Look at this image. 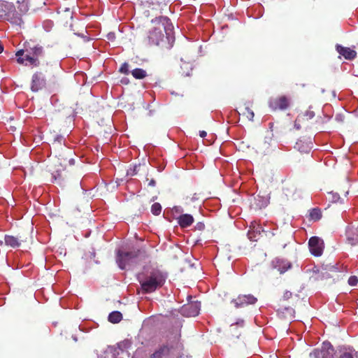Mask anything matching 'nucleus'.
<instances>
[{
    "label": "nucleus",
    "instance_id": "nucleus-1",
    "mask_svg": "<svg viewBox=\"0 0 358 358\" xmlns=\"http://www.w3.org/2000/svg\"><path fill=\"white\" fill-rule=\"evenodd\" d=\"M43 54V47L39 45L33 46L24 45V49L19 50L16 53L17 62L31 67L39 65L38 57Z\"/></svg>",
    "mask_w": 358,
    "mask_h": 358
},
{
    "label": "nucleus",
    "instance_id": "nucleus-2",
    "mask_svg": "<svg viewBox=\"0 0 358 358\" xmlns=\"http://www.w3.org/2000/svg\"><path fill=\"white\" fill-rule=\"evenodd\" d=\"M167 274L162 271L154 268L143 279L139 280L141 289L144 293H152L164 284Z\"/></svg>",
    "mask_w": 358,
    "mask_h": 358
},
{
    "label": "nucleus",
    "instance_id": "nucleus-3",
    "mask_svg": "<svg viewBox=\"0 0 358 358\" xmlns=\"http://www.w3.org/2000/svg\"><path fill=\"white\" fill-rule=\"evenodd\" d=\"M155 24L153 28L150 31L148 39L150 43L158 45L161 41L164 40V33L166 31L167 26L171 25L170 20L167 17L161 16L152 20Z\"/></svg>",
    "mask_w": 358,
    "mask_h": 358
},
{
    "label": "nucleus",
    "instance_id": "nucleus-4",
    "mask_svg": "<svg viewBox=\"0 0 358 358\" xmlns=\"http://www.w3.org/2000/svg\"><path fill=\"white\" fill-rule=\"evenodd\" d=\"M141 252L142 251L137 248H134L130 251L117 250L116 254V262L119 268L124 270L127 266L135 263Z\"/></svg>",
    "mask_w": 358,
    "mask_h": 358
},
{
    "label": "nucleus",
    "instance_id": "nucleus-5",
    "mask_svg": "<svg viewBox=\"0 0 358 358\" xmlns=\"http://www.w3.org/2000/svg\"><path fill=\"white\" fill-rule=\"evenodd\" d=\"M268 106L272 110H285L290 106V99L285 96L281 95L275 98L270 99Z\"/></svg>",
    "mask_w": 358,
    "mask_h": 358
},
{
    "label": "nucleus",
    "instance_id": "nucleus-6",
    "mask_svg": "<svg viewBox=\"0 0 358 358\" xmlns=\"http://www.w3.org/2000/svg\"><path fill=\"white\" fill-rule=\"evenodd\" d=\"M257 301V299L252 294H240L231 301V303L237 308H245L248 305H253Z\"/></svg>",
    "mask_w": 358,
    "mask_h": 358
},
{
    "label": "nucleus",
    "instance_id": "nucleus-7",
    "mask_svg": "<svg viewBox=\"0 0 358 358\" xmlns=\"http://www.w3.org/2000/svg\"><path fill=\"white\" fill-rule=\"evenodd\" d=\"M308 246L313 255L315 257L322 255L324 250V242L320 238L317 236L311 237L308 241Z\"/></svg>",
    "mask_w": 358,
    "mask_h": 358
},
{
    "label": "nucleus",
    "instance_id": "nucleus-8",
    "mask_svg": "<svg viewBox=\"0 0 358 358\" xmlns=\"http://www.w3.org/2000/svg\"><path fill=\"white\" fill-rule=\"evenodd\" d=\"M47 79L42 71L36 72L32 76L31 89L33 92H38L45 87Z\"/></svg>",
    "mask_w": 358,
    "mask_h": 358
},
{
    "label": "nucleus",
    "instance_id": "nucleus-9",
    "mask_svg": "<svg viewBox=\"0 0 358 358\" xmlns=\"http://www.w3.org/2000/svg\"><path fill=\"white\" fill-rule=\"evenodd\" d=\"M244 328V321L238 320L235 323L230 324L227 331L226 336L228 338H238Z\"/></svg>",
    "mask_w": 358,
    "mask_h": 358
},
{
    "label": "nucleus",
    "instance_id": "nucleus-10",
    "mask_svg": "<svg viewBox=\"0 0 358 358\" xmlns=\"http://www.w3.org/2000/svg\"><path fill=\"white\" fill-rule=\"evenodd\" d=\"M65 168L62 165V162L58 159L52 166L49 168L48 171L52 175V182H54L57 180H59L62 178V172L64 171Z\"/></svg>",
    "mask_w": 358,
    "mask_h": 358
},
{
    "label": "nucleus",
    "instance_id": "nucleus-11",
    "mask_svg": "<svg viewBox=\"0 0 358 358\" xmlns=\"http://www.w3.org/2000/svg\"><path fill=\"white\" fill-rule=\"evenodd\" d=\"M273 268L276 269L280 274L285 273L287 270L292 268V264L289 261L281 259L275 258L271 262Z\"/></svg>",
    "mask_w": 358,
    "mask_h": 358
},
{
    "label": "nucleus",
    "instance_id": "nucleus-12",
    "mask_svg": "<svg viewBox=\"0 0 358 358\" xmlns=\"http://www.w3.org/2000/svg\"><path fill=\"white\" fill-rule=\"evenodd\" d=\"M338 272V268L335 265H323L320 270L318 271L319 277L322 280L331 278L333 273Z\"/></svg>",
    "mask_w": 358,
    "mask_h": 358
},
{
    "label": "nucleus",
    "instance_id": "nucleus-13",
    "mask_svg": "<svg viewBox=\"0 0 358 358\" xmlns=\"http://www.w3.org/2000/svg\"><path fill=\"white\" fill-rule=\"evenodd\" d=\"M336 50L341 56H343L345 59L348 60H352L357 56V52L355 50H352L350 48L343 47L339 44L336 45Z\"/></svg>",
    "mask_w": 358,
    "mask_h": 358
},
{
    "label": "nucleus",
    "instance_id": "nucleus-14",
    "mask_svg": "<svg viewBox=\"0 0 358 358\" xmlns=\"http://www.w3.org/2000/svg\"><path fill=\"white\" fill-rule=\"evenodd\" d=\"M201 302L191 301L182 306V312L185 313H199L201 310Z\"/></svg>",
    "mask_w": 358,
    "mask_h": 358
},
{
    "label": "nucleus",
    "instance_id": "nucleus-15",
    "mask_svg": "<svg viewBox=\"0 0 358 358\" xmlns=\"http://www.w3.org/2000/svg\"><path fill=\"white\" fill-rule=\"evenodd\" d=\"M24 241H27V238L22 236L15 237L13 236L6 235L4 237L5 244L12 248H17L20 245V242Z\"/></svg>",
    "mask_w": 358,
    "mask_h": 358
},
{
    "label": "nucleus",
    "instance_id": "nucleus-16",
    "mask_svg": "<svg viewBox=\"0 0 358 358\" xmlns=\"http://www.w3.org/2000/svg\"><path fill=\"white\" fill-rule=\"evenodd\" d=\"M177 220L181 228H187L191 226L194 221L193 216L190 214H182Z\"/></svg>",
    "mask_w": 358,
    "mask_h": 358
},
{
    "label": "nucleus",
    "instance_id": "nucleus-17",
    "mask_svg": "<svg viewBox=\"0 0 358 358\" xmlns=\"http://www.w3.org/2000/svg\"><path fill=\"white\" fill-rule=\"evenodd\" d=\"M4 9L8 10V11L4 14V17L9 20L10 19H13L15 17V8L13 5L8 3H0V10L5 11Z\"/></svg>",
    "mask_w": 358,
    "mask_h": 358
},
{
    "label": "nucleus",
    "instance_id": "nucleus-18",
    "mask_svg": "<svg viewBox=\"0 0 358 358\" xmlns=\"http://www.w3.org/2000/svg\"><path fill=\"white\" fill-rule=\"evenodd\" d=\"M171 348L166 345H164L155 350L150 356L151 358H162L169 354Z\"/></svg>",
    "mask_w": 358,
    "mask_h": 358
},
{
    "label": "nucleus",
    "instance_id": "nucleus-19",
    "mask_svg": "<svg viewBox=\"0 0 358 358\" xmlns=\"http://www.w3.org/2000/svg\"><path fill=\"white\" fill-rule=\"evenodd\" d=\"M314 116H315V113L310 108L305 113L298 115V117L296 118V122H303L305 120H308L313 118Z\"/></svg>",
    "mask_w": 358,
    "mask_h": 358
},
{
    "label": "nucleus",
    "instance_id": "nucleus-20",
    "mask_svg": "<svg viewBox=\"0 0 358 358\" xmlns=\"http://www.w3.org/2000/svg\"><path fill=\"white\" fill-rule=\"evenodd\" d=\"M334 358H355L353 351L352 350H339L336 353Z\"/></svg>",
    "mask_w": 358,
    "mask_h": 358
},
{
    "label": "nucleus",
    "instance_id": "nucleus-21",
    "mask_svg": "<svg viewBox=\"0 0 358 358\" xmlns=\"http://www.w3.org/2000/svg\"><path fill=\"white\" fill-rule=\"evenodd\" d=\"M131 73L134 78L138 80L143 79L148 76L146 71L140 68L134 69Z\"/></svg>",
    "mask_w": 358,
    "mask_h": 358
},
{
    "label": "nucleus",
    "instance_id": "nucleus-22",
    "mask_svg": "<svg viewBox=\"0 0 358 358\" xmlns=\"http://www.w3.org/2000/svg\"><path fill=\"white\" fill-rule=\"evenodd\" d=\"M144 168H145V166H141L140 164H136V165L133 166L132 167H130L127 170V176H136L141 171L142 169H144Z\"/></svg>",
    "mask_w": 358,
    "mask_h": 358
},
{
    "label": "nucleus",
    "instance_id": "nucleus-23",
    "mask_svg": "<svg viewBox=\"0 0 358 358\" xmlns=\"http://www.w3.org/2000/svg\"><path fill=\"white\" fill-rule=\"evenodd\" d=\"M310 144H311V143L310 142L309 143H307L306 146H303V141H299L296 142L295 148L301 152L308 153L310 151L311 148H312L310 146Z\"/></svg>",
    "mask_w": 358,
    "mask_h": 358
},
{
    "label": "nucleus",
    "instance_id": "nucleus-24",
    "mask_svg": "<svg viewBox=\"0 0 358 358\" xmlns=\"http://www.w3.org/2000/svg\"><path fill=\"white\" fill-rule=\"evenodd\" d=\"M242 115L245 116L249 120L253 121L255 113L249 104H245L244 111H243Z\"/></svg>",
    "mask_w": 358,
    "mask_h": 358
},
{
    "label": "nucleus",
    "instance_id": "nucleus-25",
    "mask_svg": "<svg viewBox=\"0 0 358 358\" xmlns=\"http://www.w3.org/2000/svg\"><path fill=\"white\" fill-rule=\"evenodd\" d=\"M322 217V213L319 208H313L310 212V217L313 220H319Z\"/></svg>",
    "mask_w": 358,
    "mask_h": 358
},
{
    "label": "nucleus",
    "instance_id": "nucleus-26",
    "mask_svg": "<svg viewBox=\"0 0 358 358\" xmlns=\"http://www.w3.org/2000/svg\"><path fill=\"white\" fill-rule=\"evenodd\" d=\"M324 351L323 350L315 349L309 355L310 358H324Z\"/></svg>",
    "mask_w": 358,
    "mask_h": 358
},
{
    "label": "nucleus",
    "instance_id": "nucleus-27",
    "mask_svg": "<svg viewBox=\"0 0 358 358\" xmlns=\"http://www.w3.org/2000/svg\"><path fill=\"white\" fill-rule=\"evenodd\" d=\"M162 212V206L159 203H154L151 206V213L154 215H159Z\"/></svg>",
    "mask_w": 358,
    "mask_h": 358
},
{
    "label": "nucleus",
    "instance_id": "nucleus-28",
    "mask_svg": "<svg viewBox=\"0 0 358 358\" xmlns=\"http://www.w3.org/2000/svg\"><path fill=\"white\" fill-rule=\"evenodd\" d=\"M122 320V315H108V320L113 323L116 324Z\"/></svg>",
    "mask_w": 358,
    "mask_h": 358
},
{
    "label": "nucleus",
    "instance_id": "nucleus-29",
    "mask_svg": "<svg viewBox=\"0 0 358 358\" xmlns=\"http://www.w3.org/2000/svg\"><path fill=\"white\" fill-rule=\"evenodd\" d=\"M136 205H138V209L140 212L144 211L147 208V203H143V199L141 196H137L136 199Z\"/></svg>",
    "mask_w": 358,
    "mask_h": 358
},
{
    "label": "nucleus",
    "instance_id": "nucleus-30",
    "mask_svg": "<svg viewBox=\"0 0 358 358\" xmlns=\"http://www.w3.org/2000/svg\"><path fill=\"white\" fill-rule=\"evenodd\" d=\"M119 71L121 73L128 75L129 73V64L127 62L123 63L120 66Z\"/></svg>",
    "mask_w": 358,
    "mask_h": 358
},
{
    "label": "nucleus",
    "instance_id": "nucleus-31",
    "mask_svg": "<svg viewBox=\"0 0 358 358\" xmlns=\"http://www.w3.org/2000/svg\"><path fill=\"white\" fill-rule=\"evenodd\" d=\"M48 81L52 85H55L56 83V77L52 69L49 72Z\"/></svg>",
    "mask_w": 358,
    "mask_h": 358
},
{
    "label": "nucleus",
    "instance_id": "nucleus-32",
    "mask_svg": "<svg viewBox=\"0 0 358 358\" xmlns=\"http://www.w3.org/2000/svg\"><path fill=\"white\" fill-rule=\"evenodd\" d=\"M131 345V342L129 340H124L118 343V348L121 350L127 349Z\"/></svg>",
    "mask_w": 358,
    "mask_h": 358
},
{
    "label": "nucleus",
    "instance_id": "nucleus-33",
    "mask_svg": "<svg viewBox=\"0 0 358 358\" xmlns=\"http://www.w3.org/2000/svg\"><path fill=\"white\" fill-rule=\"evenodd\" d=\"M357 282H358V278L355 275H352L348 279V283L351 286L357 285Z\"/></svg>",
    "mask_w": 358,
    "mask_h": 358
},
{
    "label": "nucleus",
    "instance_id": "nucleus-34",
    "mask_svg": "<svg viewBox=\"0 0 358 358\" xmlns=\"http://www.w3.org/2000/svg\"><path fill=\"white\" fill-rule=\"evenodd\" d=\"M197 230L203 231L205 228V225L202 222H198L195 227Z\"/></svg>",
    "mask_w": 358,
    "mask_h": 358
},
{
    "label": "nucleus",
    "instance_id": "nucleus-35",
    "mask_svg": "<svg viewBox=\"0 0 358 358\" xmlns=\"http://www.w3.org/2000/svg\"><path fill=\"white\" fill-rule=\"evenodd\" d=\"M292 296V294L291 292L289 291H286L285 292L284 294H283V299H285V300H287L289 299V298H291Z\"/></svg>",
    "mask_w": 358,
    "mask_h": 358
},
{
    "label": "nucleus",
    "instance_id": "nucleus-36",
    "mask_svg": "<svg viewBox=\"0 0 358 358\" xmlns=\"http://www.w3.org/2000/svg\"><path fill=\"white\" fill-rule=\"evenodd\" d=\"M56 142H58L59 144H62V143L64 142V137L62 136H57L55 138V143H56Z\"/></svg>",
    "mask_w": 358,
    "mask_h": 358
},
{
    "label": "nucleus",
    "instance_id": "nucleus-37",
    "mask_svg": "<svg viewBox=\"0 0 358 358\" xmlns=\"http://www.w3.org/2000/svg\"><path fill=\"white\" fill-rule=\"evenodd\" d=\"M156 185V181L155 179L152 178L149 180L148 186L149 187H155Z\"/></svg>",
    "mask_w": 358,
    "mask_h": 358
},
{
    "label": "nucleus",
    "instance_id": "nucleus-38",
    "mask_svg": "<svg viewBox=\"0 0 358 358\" xmlns=\"http://www.w3.org/2000/svg\"><path fill=\"white\" fill-rule=\"evenodd\" d=\"M207 135V133L205 131H199V136L201 137V138H204L206 137Z\"/></svg>",
    "mask_w": 358,
    "mask_h": 358
},
{
    "label": "nucleus",
    "instance_id": "nucleus-39",
    "mask_svg": "<svg viewBox=\"0 0 358 358\" xmlns=\"http://www.w3.org/2000/svg\"><path fill=\"white\" fill-rule=\"evenodd\" d=\"M332 196H333V200H334V201H337V200H338V199L340 198V197H339V195H338V194H332Z\"/></svg>",
    "mask_w": 358,
    "mask_h": 358
},
{
    "label": "nucleus",
    "instance_id": "nucleus-40",
    "mask_svg": "<svg viewBox=\"0 0 358 358\" xmlns=\"http://www.w3.org/2000/svg\"><path fill=\"white\" fill-rule=\"evenodd\" d=\"M115 38V34H114L110 33V34H109L108 35V39H110V40H113V39H114Z\"/></svg>",
    "mask_w": 358,
    "mask_h": 358
},
{
    "label": "nucleus",
    "instance_id": "nucleus-41",
    "mask_svg": "<svg viewBox=\"0 0 358 358\" xmlns=\"http://www.w3.org/2000/svg\"><path fill=\"white\" fill-rule=\"evenodd\" d=\"M173 210L176 211V212H180L182 210L181 208L180 207H174L173 208Z\"/></svg>",
    "mask_w": 358,
    "mask_h": 358
},
{
    "label": "nucleus",
    "instance_id": "nucleus-42",
    "mask_svg": "<svg viewBox=\"0 0 358 358\" xmlns=\"http://www.w3.org/2000/svg\"><path fill=\"white\" fill-rule=\"evenodd\" d=\"M301 122H296V120L295 121V127H296L297 129H300V126L298 124V123H300Z\"/></svg>",
    "mask_w": 358,
    "mask_h": 358
},
{
    "label": "nucleus",
    "instance_id": "nucleus-43",
    "mask_svg": "<svg viewBox=\"0 0 358 358\" xmlns=\"http://www.w3.org/2000/svg\"><path fill=\"white\" fill-rule=\"evenodd\" d=\"M83 38H84V41H90V38L87 37V36H83Z\"/></svg>",
    "mask_w": 358,
    "mask_h": 358
},
{
    "label": "nucleus",
    "instance_id": "nucleus-44",
    "mask_svg": "<svg viewBox=\"0 0 358 358\" xmlns=\"http://www.w3.org/2000/svg\"><path fill=\"white\" fill-rule=\"evenodd\" d=\"M110 313L116 314V313H121L120 311H117V310H114V311H112Z\"/></svg>",
    "mask_w": 358,
    "mask_h": 358
},
{
    "label": "nucleus",
    "instance_id": "nucleus-45",
    "mask_svg": "<svg viewBox=\"0 0 358 358\" xmlns=\"http://www.w3.org/2000/svg\"><path fill=\"white\" fill-rule=\"evenodd\" d=\"M66 12H68V13H69V14H70V17H71V18H72V15H71V12H70V10H69V9H66Z\"/></svg>",
    "mask_w": 358,
    "mask_h": 358
},
{
    "label": "nucleus",
    "instance_id": "nucleus-46",
    "mask_svg": "<svg viewBox=\"0 0 358 358\" xmlns=\"http://www.w3.org/2000/svg\"><path fill=\"white\" fill-rule=\"evenodd\" d=\"M69 163H70L71 164H73V159H71L69 160Z\"/></svg>",
    "mask_w": 358,
    "mask_h": 358
},
{
    "label": "nucleus",
    "instance_id": "nucleus-47",
    "mask_svg": "<svg viewBox=\"0 0 358 358\" xmlns=\"http://www.w3.org/2000/svg\"><path fill=\"white\" fill-rule=\"evenodd\" d=\"M260 229H261V227L259 226H258V227L257 229V231H258L259 233L260 232Z\"/></svg>",
    "mask_w": 358,
    "mask_h": 358
},
{
    "label": "nucleus",
    "instance_id": "nucleus-48",
    "mask_svg": "<svg viewBox=\"0 0 358 358\" xmlns=\"http://www.w3.org/2000/svg\"><path fill=\"white\" fill-rule=\"evenodd\" d=\"M278 316H279V317L281 319L282 317H285V315H278Z\"/></svg>",
    "mask_w": 358,
    "mask_h": 358
},
{
    "label": "nucleus",
    "instance_id": "nucleus-49",
    "mask_svg": "<svg viewBox=\"0 0 358 358\" xmlns=\"http://www.w3.org/2000/svg\"><path fill=\"white\" fill-rule=\"evenodd\" d=\"M3 243V241H0V245H2Z\"/></svg>",
    "mask_w": 358,
    "mask_h": 358
},
{
    "label": "nucleus",
    "instance_id": "nucleus-50",
    "mask_svg": "<svg viewBox=\"0 0 358 358\" xmlns=\"http://www.w3.org/2000/svg\"><path fill=\"white\" fill-rule=\"evenodd\" d=\"M155 201V197H153V198L150 200V201Z\"/></svg>",
    "mask_w": 358,
    "mask_h": 358
}]
</instances>
